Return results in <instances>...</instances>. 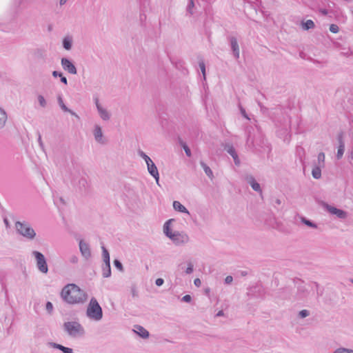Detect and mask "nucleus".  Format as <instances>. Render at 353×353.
<instances>
[{
    "label": "nucleus",
    "mask_w": 353,
    "mask_h": 353,
    "mask_svg": "<svg viewBox=\"0 0 353 353\" xmlns=\"http://www.w3.org/2000/svg\"><path fill=\"white\" fill-rule=\"evenodd\" d=\"M61 297L68 304H82L87 301L88 294L76 284L70 283L63 287Z\"/></svg>",
    "instance_id": "f257e3e1"
},
{
    "label": "nucleus",
    "mask_w": 353,
    "mask_h": 353,
    "mask_svg": "<svg viewBox=\"0 0 353 353\" xmlns=\"http://www.w3.org/2000/svg\"><path fill=\"white\" fill-rule=\"evenodd\" d=\"M174 221V219H170L165 222L163 229L165 235L176 245H181L188 243L190 239L185 232L179 231L172 232L171 230V223Z\"/></svg>",
    "instance_id": "f03ea898"
},
{
    "label": "nucleus",
    "mask_w": 353,
    "mask_h": 353,
    "mask_svg": "<svg viewBox=\"0 0 353 353\" xmlns=\"http://www.w3.org/2000/svg\"><path fill=\"white\" fill-rule=\"evenodd\" d=\"M314 288L317 291V296H319L318 292L319 284L316 282L312 283L310 285H307L303 283L299 285L294 300L301 302H308L312 299V291Z\"/></svg>",
    "instance_id": "7ed1b4c3"
},
{
    "label": "nucleus",
    "mask_w": 353,
    "mask_h": 353,
    "mask_svg": "<svg viewBox=\"0 0 353 353\" xmlns=\"http://www.w3.org/2000/svg\"><path fill=\"white\" fill-rule=\"evenodd\" d=\"M85 313L89 319L96 322L100 321L103 319L102 307L94 297L90 300Z\"/></svg>",
    "instance_id": "20e7f679"
},
{
    "label": "nucleus",
    "mask_w": 353,
    "mask_h": 353,
    "mask_svg": "<svg viewBox=\"0 0 353 353\" xmlns=\"http://www.w3.org/2000/svg\"><path fill=\"white\" fill-rule=\"evenodd\" d=\"M64 331L72 338H79L85 335L84 327L77 321H68L63 323Z\"/></svg>",
    "instance_id": "39448f33"
},
{
    "label": "nucleus",
    "mask_w": 353,
    "mask_h": 353,
    "mask_svg": "<svg viewBox=\"0 0 353 353\" xmlns=\"http://www.w3.org/2000/svg\"><path fill=\"white\" fill-rule=\"evenodd\" d=\"M14 226L17 233L25 239L33 240L35 238L36 232L28 222L19 221L15 222Z\"/></svg>",
    "instance_id": "423d86ee"
},
{
    "label": "nucleus",
    "mask_w": 353,
    "mask_h": 353,
    "mask_svg": "<svg viewBox=\"0 0 353 353\" xmlns=\"http://www.w3.org/2000/svg\"><path fill=\"white\" fill-rule=\"evenodd\" d=\"M32 255L35 259L37 268L39 272L43 274H47L48 272V267L44 255L41 252L36 250L32 252Z\"/></svg>",
    "instance_id": "0eeeda50"
},
{
    "label": "nucleus",
    "mask_w": 353,
    "mask_h": 353,
    "mask_svg": "<svg viewBox=\"0 0 353 353\" xmlns=\"http://www.w3.org/2000/svg\"><path fill=\"white\" fill-rule=\"evenodd\" d=\"M61 64L63 69L71 74H76L77 73V68L74 63L68 58H62Z\"/></svg>",
    "instance_id": "6e6552de"
},
{
    "label": "nucleus",
    "mask_w": 353,
    "mask_h": 353,
    "mask_svg": "<svg viewBox=\"0 0 353 353\" xmlns=\"http://www.w3.org/2000/svg\"><path fill=\"white\" fill-rule=\"evenodd\" d=\"M325 209L331 214L336 215L341 219H345L347 217V212L343 210L338 209L332 205L325 204Z\"/></svg>",
    "instance_id": "1a4fd4ad"
},
{
    "label": "nucleus",
    "mask_w": 353,
    "mask_h": 353,
    "mask_svg": "<svg viewBox=\"0 0 353 353\" xmlns=\"http://www.w3.org/2000/svg\"><path fill=\"white\" fill-rule=\"evenodd\" d=\"M94 101L100 117L103 121H108L110 119V114L109 113V112L101 105V104L99 103V101L97 98L94 99Z\"/></svg>",
    "instance_id": "9d476101"
},
{
    "label": "nucleus",
    "mask_w": 353,
    "mask_h": 353,
    "mask_svg": "<svg viewBox=\"0 0 353 353\" xmlns=\"http://www.w3.org/2000/svg\"><path fill=\"white\" fill-rule=\"evenodd\" d=\"M223 148L224 150L232 156L235 165H239L240 164V160L233 145L229 143H226L223 145Z\"/></svg>",
    "instance_id": "9b49d317"
},
{
    "label": "nucleus",
    "mask_w": 353,
    "mask_h": 353,
    "mask_svg": "<svg viewBox=\"0 0 353 353\" xmlns=\"http://www.w3.org/2000/svg\"><path fill=\"white\" fill-rule=\"evenodd\" d=\"M79 245L81 255L86 259H89L91 256V251L89 244L83 240H80Z\"/></svg>",
    "instance_id": "f8f14e48"
},
{
    "label": "nucleus",
    "mask_w": 353,
    "mask_h": 353,
    "mask_svg": "<svg viewBox=\"0 0 353 353\" xmlns=\"http://www.w3.org/2000/svg\"><path fill=\"white\" fill-rule=\"evenodd\" d=\"M147 168L150 174L154 178L157 183L159 185V174L154 163L152 161L151 162L147 163Z\"/></svg>",
    "instance_id": "ddd939ff"
},
{
    "label": "nucleus",
    "mask_w": 353,
    "mask_h": 353,
    "mask_svg": "<svg viewBox=\"0 0 353 353\" xmlns=\"http://www.w3.org/2000/svg\"><path fill=\"white\" fill-rule=\"evenodd\" d=\"M245 179L247 183L251 185L252 188L254 191L260 193L262 192L260 184L256 181L254 177L252 175H246Z\"/></svg>",
    "instance_id": "4468645a"
},
{
    "label": "nucleus",
    "mask_w": 353,
    "mask_h": 353,
    "mask_svg": "<svg viewBox=\"0 0 353 353\" xmlns=\"http://www.w3.org/2000/svg\"><path fill=\"white\" fill-rule=\"evenodd\" d=\"M338 141L339 145L338 147V150L336 153L337 159H341L343 157L345 151V143L343 138V133H340L338 135Z\"/></svg>",
    "instance_id": "2eb2a0df"
},
{
    "label": "nucleus",
    "mask_w": 353,
    "mask_h": 353,
    "mask_svg": "<svg viewBox=\"0 0 353 353\" xmlns=\"http://www.w3.org/2000/svg\"><path fill=\"white\" fill-rule=\"evenodd\" d=\"M93 134L97 142L101 144H104L105 143L103 139L101 128L99 125H96L94 126Z\"/></svg>",
    "instance_id": "dca6fc26"
},
{
    "label": "nucleus",
    "mask_w": 353,
    "mask_h": 353,
    "mask_svg": "<svg viewBox=\"0 0 353 353\" xmlns=\"http://www.w3.org/2000/svg\"><path fill=\"white\" fill-rule=\"evenodd\" d=\"M230 43L234 57L239 59L240 52L237 39L234 37H230Z\"/></svg>",
    "instance_id": "f3484780"
},
{
    "label": "nucleus",
    "mask_w": 353,
    "mask_h": 353,
    "mask_svg": "<svg viewBox=\"0 0 353 353\" xmlns=\"http://www.w3.org/2000/svg\"><path fill=\"white\" fill-rule=\"evenodd\" d=\"M134 331L143 339H147L149 337V332L141 325H136L134 326Z\"/></svg>",
    "instance_id": "a211bd4d"
},
{
    "label": "nucleus",
    "mask_w": 353,
    "mask_h": 353,
    "mask_svg": "<svg viewBox=\"0 0 353 353\" xmlns=\"http://www.w3.org/2000/svg\"><path fill=\"white\" fill-rule=\"evenodd\" d=\"M49 346L55 349H58L61 350L63 353H74V351L72 348L65 347L59 343L51 342L49 343Z\"/></svg>",
    "instance_id": "6ab92c4d"
},
{
    "label": "nucleus",
    "mask_w": 353,
    "mask_h": 353,
    "mask_svg": "<svg viewBox=\"0 0 353 353\" xmlns=\"http://www.w3.org/2000/svg\"><path fill=\"white\" fill-rule=\"evenodd\" d=\"M57 101H58V103H59L60 108L64 112H70L72 115H74V116H75L77 117H79L78 115L74 112H73L72 110H71L69 108H68V107L64 104L61 95H59L58 96Z\"/></svg>",
    "instance_id": "aec40b11"
},
{
    "label": "nucleus",
    "mask_w": 353,
    "mask_h": 353,
    "mask_svg": "<svg viewBox=\"0 0 353 353\" xmlns=\"http://www.w3.org/2000/svg\"><path fill=\"white\" fill-rule=\"evenodd\" d=\"M173 208L176 211L190 214L188 209L178 201H174L173 202Z\"/></svg>",
    "instance_id": "412c9836"
},
{
    "label": "nucleus",
    "mask_w": 353,
    "mask_h": 353,
    "mask_svg": "<svg viewBox=\"0 0 353 353\" xmlns=\"http://www.w3.org/2000/svg\"><path fill=\"white\" fill-rule=\"evenodd\" d=\"M8 115L6 112L0 107V129H3L6 124Z\"/></svg>",
    "instance_id": "4be33fe9"
},
{
    "label": "nucleus",
    "mask_w": 353,
    "mask_h": 353,
    "mask_svg": "<svg viewBox=\"0 0 353 353\" xmlns=\"http://www.w3.org/2000/svg\"><path fill=\"white\" fill-rule=\"evenodd\" d=\"M102 275L104 278H108L111 276L110 263H106L102 265Z\"/></svg>",
    "instance_id": "5701e85b"
},
{
    "label": "nucleus",
    "mask_w": 353,
    "mask_h": 353,
    "mask_svg": "<svg viewBox=\"0 0 353 353\" xmlns=\"http://www.w3.org/2000/svg\"><path fill=\"white\" fill-rule=\"evenodd\" d=\"M200 165L202 167V168L203 169L206 175L210 179H212L214 177V175H213V172H212V170L210 169V168L202 161H200Z\"/></svg>",
    "instance_id": "b1692460"
},
{
    "label": "nucleus",
    "mask_w": 353,
    "mask_h": 353,
    "mask_svg": "<svg viewBox=\"0 0 353 353\" xmlns=\"http://www.w3.org/2000/svg\"><path fill=\"white\" fill-rule=\"evenodd\" d=\"M301 28L304 30H308L314 28L315 25L312 20L308 19L306 21L301 22Z\"/></svg>",
    "instance_id": "393cba45"
},
{
    "label": "nucleus",
    "mask_w": 353,
    "mask_h": 353,
    "mask_svg": "<svg viewBox=\"0 0 353 353\" xmlns=\"http://www.w3.org/2000/svg\"><path fill=\"white\" fill-rule=\"evenodd\" d=\"M321 168L322 167L316 165L312 168V175L314 179H319L321 177Z\"/></svg>",
    "instance_id": "a878e982"
},
{
    "label": "nucleus",
    "mask_w": 353,
    "mask_h": 353,
    "mask_svg": "<svg viewBox=\"0 0 353 353\" xmlns=\"http://www.w3.org/2000/svg\"><path fill=\"white\" fill-rule=\"evenodd\" d=\"M72 39L71 37H66L63 39V47L67 50H70L72 48Z\"/></svg>",
    "instance_id": "bb28decb"
},
{
    "label": "nucleus",
    "mask_w": 353,
    "mask_h": 353,
    "mask_svg": "<svg viewBox=\"0 0 353 353\" xmlns=\"http://www.w3.org/2000/svg\"><path fill=\"white\" fill-rule=\"evenodd\" d=\"M300 219H301V223H303L307 227L312 228H317V225L315 223L311 221L310 220L306 219L305 217L301 216Z\"/></svg>",
    "instance_id": "cd10ccee"
},
{
    "label": "nucleus",
    "mask_w": 353,
    "mask_h": 353,
    "mask_svg": "<svg viewBox=\"0 0 353 353\" xmlns=\"http://www.w3.org/2000/svg\"><path fill=\"white\" fill-rule=\"evenodd\" d=\"M102 249V256L104 263H110V254L108 250L104 247H101Z\"/></svg>",
    "instance_id": "c85d7f7f"
},
{
    "label": "nucleus",
    "mask_w": 353,
    "mask_h": 353,
    "mask_svg": "<svg viewBox=\"0 0 353 353\" xmlns=\"http://www.w3.org/2000/svg\"><path fill=\"white\" fill-rule=\"evenodd\" d=\"M317 160L318 164L316 165L323 168L325 166V154L323 152H320L318 154Z\"/></svg>",
    "instance_id": "c756f323"
},
{
    "label": "nucleus",
    "mask_w": 353,
    "mask_h": 353,
    "mask_svg": "<svg viewBox=\"0 0 353 353\" xmlns=\"http://www.w3.org/2000/svg\"><path fill=\"white\" fill-rule=\"evenodd\" d=\"M179 143L180 145L182 146V148H183L185 152V154L190 157H191L192 155V153H191V150L189 148V147L187 145V144L183 142L182 140H179Z\"/></svg>",
    "instance_id": "7c9ffc66"
},
{
    "label": "nucleus",
    "mask_w": 353,
    "mask_h": 353,
    "mask_svg": "<svg viewBox=\"0 0 353 353\" xmlns=\"http://www.w3.org/2000/svg\"><path fill=\"white\" fill-rule=\"evenodd\" d=\"M138 154L145 160L146 164L152 161V159L142 150H139Z\"/></svg>",
    "instance_id": "2f4dec72"
},
{
    "label": "nucleus",
    "mask_w": 353,
    "mask_h": 353,
    "mask_svg": "<svg viewBox=\"0 0 353 353\" xmlns=\"http://www.w3.org/2000/svg\"><path fill=\"white\" fill-rule=\"evenodd\" d=\"M194 7V1L193 0H189V2H188V6H187L186 10H187V12L188 14H190V15H192L193 14L192 9H193Z\"/></svg>",
    "instance_id": "473e14b6"
},
{
    "label": "nucleus",
    "mask_w": 353,
    "mask_h": 353,
    "mask_svg": "<svg viewBox=\"0 0 353 353\" xmlns=\"http://www.w3.org/2000/svg\"><path fill=\"white\" fill-rule=\"evenodd\" d=\"M188 268L185 269V272L187 274H190L193 272L194 265L191 261H188Z\"/></svg>",
    "instance_id": "72a5a7b5"
},
{
    "label": "nucleus",
    "mask_w": 353,
    "mask_h": 353,
    "mask_svg": "<svg viewBox=\"0 0 353 353\" xmlns=\"http://www.w3.org/2000/svg\"><path fill=\"white\" fill-rule=\"evenodd\" d=\"M334 353H353V350L350 349H347L344 347H340L336 349Z\"/></svg>",
    "instance_id": "f704fd0d"
},
{
    "label": "nucleus",
    "mask_w": 353,
    "mask_h": 353,
    "mask_svg": "<svg viewBox=\"0 0 353 353\" xmlns=\"http://www.w3.org/2000/svg\"><path fill=\"white\" fill-rule=\"evenodd\" d=\"M37 99H38L39 105L42 108H45L46 106V104H47L46 101L42 95H39L37 97Z\"/></svg>",
    "instance_id": "c9c22d12"
},
{
    "label": "nucleus",
    "mask_w": 353,
    "mask_h": 353,
    "mask_svg": "<svg viewBox=\"0 0 353 353\" xmlns=\"http://www.w3.org/2000/svg\"><path fill=\"white\" fill-rule=\"evenodd\" d=\"M114 265L120 271H121V272L123 271V265H122V263H121L120 261H119L117 259H115L114 261Z\"/></svg>",
    "instance_id": "e433bc0d"
},
{
    "label": "nucleus",
    "mask_w": 353,
    "mask_h": 353,
    "mask_svg": "<svg viewBox=\"0 0 353 353\" xmlns=\"http://www.w3.org/2000/svg\"><path fill=\"white\" fill-rule=\"evenodd\" d=\"M199 68L201 70V72L203 74L204 79H205V65L203 61H200L199 63Z\"/></svg>",
    "instance_id": "4c0bfd02"
},
{
    "label": "nucleus",
    "mask_w": 353,
    "mask_h": 353,
    "mask_svg": "<svg viewBox=\"0 0 353 353\" xmlns=\"http://www.w3.org/2000/svg\"><path fill=\"white\" fill-rule=\"evenodd\" d=\"M310 315V312L307 310H302L299 312V316L301 318H305Z\"/></svg>",
    "instance_id": "58836bf2"
},
{
    "label": "nucleus",
    "mask_w": 353,
    "mask_h": 353,
    "mask_svg": "<svg viewBox=\"0 0 353 353\" xmlns=\"http://www.w3.org/2000/svg\"><path fill=\"white\" fill-rule=\"evenodd\" d=\"M330 31L332 33H337L339 31V26L336 24H331L330 26Z\"/></svg>",
    "instance_id": "ea45409f"
},
{
    "label": "nucleus",
    "mask_w": 353,
    "mask_h": 353,
    "mask_svg": "<svg viewBox=\"0 0 353 353\" xmlns=\"http://www.w3.org/2000/svg\"><path fill=\"white\" fill-rule=\"evenodd\" d=\"M247 143L248 145H252L255 147L256 145H259L256 141L252 139L250 135L248 136Z\"/></svg>",
    "instance_id": "a19ab883"
},
{
    "label": "nucleus",
    "mask_w": 353,
    "mask_h": 353,
    "mask_svg": "<svg viewBox=\"0 0 353 353\" xmlns=\"http://www.w3.org/2000/svg\"><path fill=\"white\" fill-rule=\"evenodd\" d=\"M46 310L49 313H51L52 310H53V305H52V303L51 302H50V301L47 302L46 305Z\"/></svg>",
    "instance_id": "79ce46f5"
},
{
    "label": "nucleus",
    "mask_w": 353,
    "mask_h": 353,
    "mask_svg": "<svg viewBox=\"0 0 353 353\" xmlns=\"http://www.w3.org/2000/svg\"><path fill=\"white\" fill-rule=\"evenodd\" d=\"M69 261H70V262L71 263H74V264H75V263H78V261H79V259H78L77 256H76V255H72V256H71L70 257Z\"/></svg>",
    "instance_id": "37998d69"
},
{
    "label": "nucleus",
    "mask_w": 353,
    "mask_h": 353,
    "mask_svg": "<svg viewBox=\"0 0 353 353\" xmlns=\"http://www.w3.org/2000/svg\"><path fill=\"white\" fill-rule=\"evenodd\" d=\"M191 299H192L191 296L189 294H186L183 296L182 301L189 303L191 301Z\"/></svg>",
    "instance_id": "c03bdc74"
},
{
    "label": "nucleus",
    "mask_w": 353,
    "mask_h": 353,
    "mask_svg": "<svg viewBox=\"0 0 353 353\" xmlns=\"http://www.w3.org/2000/svg\"><path fill=\"white\" fill-rule=\"evenodd\" d=\"M233 281V277L232 276H227L225 279V284H230Z\"/></svg>",
    "instance_id": "a18cd8bd"
},
{
    "label": "nucleus",
    "mask_w": 353,
    "mask_h": 353,
    "mask_svg": "<svg viewBox=\"0 0 353 353\" xmlns=\"http://www.w3.org/2000/svg\"><path fill=\"white\" fill-rule=\"evenodd\" d=\"M164 283V280L161 278H159L157 279H156L155 281V284L157 285V286H161Z\"/></svg>",
    "instance_id": "49530a36"
},
{
    "label": "nucleus",
    "mask_w": 353,
    "mask_h": 353,
    "mask_svg": "<svg viewBox=\"0 0 353 353\" xmlns=\"http://www.w3.org/2000/svg\"><path fill=\"white\" fill-rule=\"evenodd\" d=\"M256 290H257V292H261V288L258 287V286H255V287H253V288H250L249 293L256 292Z\"/></svg>",
    "instance_id": "de8ad7c7"
},
{
    "label": "nucleus",
    "mask_w": 353,
    "mask_h": 353,
    "mask_svg": "<svg viewBox=\"0 0 353 353\" xmlns=\"http://www.w3.org/2000/svg\"><path fill=\"white\" fill-rule=\"evenodd\" d=\"M79 184H80V185H82L83 188H85L86 185H87L86 179L85 178H81L79 180Z\"/></svg>",
    "instance_id": "09e8293b"
},
{
    "label": "nucleus",
    "mask_w": 353,
    "mask_h": 353,
    "mask_svg": "<svg viewBox=\"0 0 353 353\" xmlns=\"http://www.w3.org/2000/svg\"><path fill=\"white\" fill-rule=\"evenodd\" d=\"M341 54H343V56H345V57H349L350 55H353V52L348 50L346 52H342Z\"/></svg>",
    "instance_id": "8fccbe9b"
},
{
    "label": "nucleus",
    "mask_w": 353,
    "mask_h": 353,
    "mask_svg": "<svg viewBox=\"0 0 353 353\" xmlns=\"http://www.w3.org/2000/svg\"><path fill=\"white\" fill-rule=\"evenodd\" d=\"M38 142H39V146L41 147V148L42 150H43L44 146H43V141L41 140V136L40 134H39Z\"/></svg>",
    "instance_id": "3c124183"
},
{
    "label": "nucleus",
    "mask_w": 353,
    "mask_h": 353,
    "mask_svg": "<svg viewBox=\"0 0 353 353\" xmlns=\"http://www.w3.org/2000/svg\"><path fill=\"white\" fill-rule=\"evenodd\" d=\"M62 75H63L62 73L60 72H58V71H53L52 72V76L54 77H61Z\"/></svg>",
    "instance_id": "603ef678"
},
{
    "label": "nucleus",
    "mask_w": 353,
    "mask_h": 353,
    "mask_svg": "<svg viewBox=\"0 0 353 353\" xmlns=\"http://www.w3.org/2000/svg\"><path fill=\"white\" fill-rule=\"evenodd\" d=\"M240 110H241V114H242L245 118H246V119H250V118L248 117V115H247V114H246V112H245V110L242 107H241Z\"/></svg>",
    "instance_id": "864d4df0"
},
{
    "label": "nucleus",
    "mask_w": 353,
    "mask_h": 353,
    "mask_svg": "<svg viewBox=\"0 0 353 353\" xmlns=\"http://www.w3.org/2000/svg\"><path fill=\"white\" fill-rule=\"evenodd\" d=\"M194 283L196 286L199 287L201 284V281L199 279H195L194 281Z\"/></svg>",
    "instance_id": "5fc2aeb1"
},
{
    "label": "nucleus",
    "mask_w": 353,
    "mask_h": 353,
    "mask_svg": "<svg viewBox=\"0 0 353 353\" xmlns=\"http://www.w3.org/2000/svg\"><path fill=\"white\" fill-rule=\"evenodd\" d=\"M61 78V81L64 83L65 85H67L68 84V80L66 79L65 77H63V75L60 77Z\"/></svg>",
    "instance_id": "6e6d98bb"
},
{
    "label": "nucleus",
    "mask_w": 353,
    "mask_h": 353,
    "mask_svg": "<svg viewBox=\"0 0 353 353\" xmlns=\"http://www.w3.org/2000/svg\"><path fill=\"white\" fill-rule=\"evenodd\" d=\"M131 291H132V296L135 297L137 296V291L135 288H132Z\"/></svg>",
    "instance_id": "4d7b16f0"
},
{
    "label": "nucleus",
    "mask_w": 353,
    "mask_h": 353,
    "mask_svg": "<svg viewBox=\"0 0 353 353\" xmlns=\"http://www.w3.org/2000/svg\"><path fill=\"white\" fill-rule=\"evenodd\" d=\"M348 159L350 161L353 160V150L348 154Z\"/></svg>",
    "instance_id": "13d9d810"
},
{
    "label": "nucleus",
    "mask_w": 353,
    "mask_h": 353,
    "mask_svg": "<svg viewBox=\"0 0 353 353\" xmlns=\"http://www.w3.org/2000/svg\"><path fill=\"white\" fill-rule=\"evenodd\" d=\"M320 12H321L322 14L323 15H327V13H328V11L326 10V9H323V10H321Z\"/></svg>",
    "instance_id": "bf43d9fd"
},
{
    "label": "nucleus",
    "mask_w": 353,
    "mask_h": 353,
    "mask_svg": "<svg viewBox=\"0 0 353 353\" xmlns=\"http://www.w3.org/2000/svg\"><path fill=\"white\" fill-rule=\"evenodd\" d=\"M224 315V313H223V310H220L217 312V314H216V316H222Z\"/></svg>",
    "instance_id": "052dcab7"
},
{
    "label": "nucleus",
    "mask_w": 353,
    "mask_h": 353,
    "mask_svg": "<svg viewBox=\"0 0 353 353\" xmlns=\"http://www.w3.org/2000/svg\"><path fill=\"white\" fill-rule=\"evenodd\" d=\"M68 1V0H59V4H60V6H63V5H65Z\"/></svg>",
    "instance_id": "680f3d73"
},
{
    "label": "nucleus",
    "mask_w": 353,
    "mask_h": 353,
    "mask_svg": "<svg viewBox=\"0 0 353 353\" xmlns=\"http://www.w3.org/2000/svg\"><path fill=\"white\" fill-rule=\"evenodd\" d=\"M297 152L299 153V154H300L301 153L303 152V148H301V147L297 148Z\"/></svg>",
    "instance_id": "e2e57ef3"
},
{
    "label": "nucleus",
    "mask_w": 353,
    "mask_h": 353,
    "mask_svg": "<svg viewBox=\"0 0 353 353\" xmlns=\"http://www.w3.org/2000/svg\"><path fill=\"white\" fill-rule=\"evenodd\" d=\"M275 203H276L277 205H280L281 202V200H280V199H276Z\"/></svg>",
    "instance_id": "0e129e2a"
},
{
    "label": "nucleus",
    "mask_w": 353,
    "mask_h": 353,
    "mask_svg": "<svg viewBox=\"0 0 353 353\" xmlns=\"http://www.w3.org/2000/svg\"><path fill=\"white\" fill-rule=\"evenodd\" d=\"M179 266H180L182 269L183 268V264H180V265H179Z\"/></svg>",
    "instance_id": "69168bd1"
}]
</instances>
